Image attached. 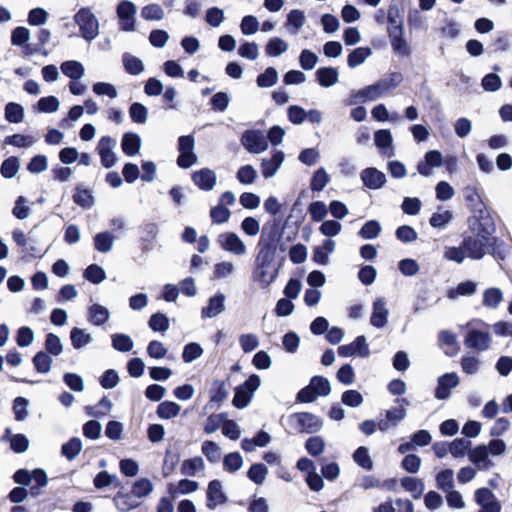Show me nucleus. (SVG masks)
<instances>
[{
	"label": "nucleus",
	"instance_id": "f257e3e1",
	"mask_svg": "<svg viewBox=\"0 0 512 512\" xmlns=\"http://www.w3.org/2000/svg\"><path fill=\"white\" fill-rule=\"evenodd\" d=\"M274 242L273 237L265 234V236L259 237L256 246L257 253L251 277L262 289H268L276 281L272 279L274 260L276 259Z\"/></svg>",
	"mask_w": 512,
	"mask_h": 512
},
{
	"label": "nucleus",
	"instance_id": "f03ea898",
	"mask_svg": "<svg viewBox=\"0 0 512 512\" xmlns=\"http://www.w3.org/2000/svg\"><path fill=\"white\" fill-rule=\"evenodd\" d=\"M13 481L22 486H30L28 489V495L33 498H37L41 495V489L46 487L48 484V476L44 469L35 468L28 470L20 468L16 470L12 476Z\"/></svg>",
	"mask_w": 512,
	"mask_h": 512
},
{
	"label": "nucleus",
	"instance_id": "7ed1b4c3",
	"mask_svg": "<svg viewBox=\"0 0 512 512\" xmlns=\"http://www.w3.org/2000/svg\"><path fill=\"white\" fill-rule=\"evenodd\" d=\"M289 425L301 434H315L323 427V420L310 412H296L288 417Z\"/></svg>",
	"mask_w": 512,
	"mask_h": 512
},
{
	"label": "nucleus",
	"instance_id": "20e7f679",
	"mask_svg": "<svg viewBox=\"0 0 512 512\" xmlns=\"http://www.w3.org/2000/svg\"><path fill=\"white\" fill-rule=\"evenodd\" d=\"M81 37L91 42L99 35V21L89 7H82L74 15Z\"/></svg>",
	"mask_w": 512,
	"mask_h": 512
},
{
	"label": "nucleus",
	"instance_id": "39448f33",
	"mask_svg": "<svg viewBox=\"0 0 512 512\" xmlns=\"http://www.w3.org/2000/svg\"><path fill=\"white\" fill-rule=\"evenodd\" d=\"M261 385V379L257 374H251L244 383L235 388L232 404L237 409L246 408L252 400L254 392Z\"/></svg>",
	"mask_w": 512,
	"mask_h": 512
},
{
	"label": "nucleus",
	"instance_id": "423d86ee",
	"mask_svg": "<svg viewBox=\"0 0 512 512\" xmlns=\"http://www.w3.org/2000/svg\"><path fill=\"white\" fill-rule=\"evenodd\" d=\"M475 238L481 243L484 249L495 260L503 261L509 254V248L506 243L494 234L486 235L484 232L474 231Z\"/></svg>",
	"mask_w": 512,
	"mask_h": 512
},
{
	"label": "nucleus",
	"instance_id": "0eeeda50",
	"mask_svg": "<svg viewBox=\"0 0 512 512\" xmlns=\"http://www.w3.org/2000/svg\"><path fill=\"white\" fill-rule=\"evenodd\" d=\"M195 139L194 136L182 135L178 138L177 165L182 169H188L197 163L198 157L194 153Z\"/></svg>",
	"mask_w": 512,
	"mask_h": 512
},
{
	"label": "nucleus",
	"instance_id": "6e6552de",
	"mask_svg": "<svg viewBox=\"0 0 512 512\" xmlns=\"http://www.w3.org/2000/svg\"><path fill=\"white\" fill-rule=\"evenodd\" d=\"M287 226V221L282 222L280 217H274L271 221H268L264 224L262 228V233L260 236L269 235L274 238V246H275V256L277 257V252L279 254H285L287 250V245L282 241L283 234L285 228Z\"/></svg>",
	"mask_w": 512,
	"mask_h": 512
},
{
	"label": "nucleus",
	"instance_id": "1a4fd4ad",
	"mask_svg": "<svg viewBox=\"0 0 512 512\" xmlns=\"http://www.w3.org/2000/svg\"><path fill=\"white\" fill-rule=\"evenodd\" d=\"M136 5L129 0H121L116 7V14L119 20V29L125 32L135 30Z\"/></svg>",
	"mask_w": 512,
	"mask_h": 512
},
{
	"label": "nucleus",
	"instance_id": "9d476101",
	"mask_svg": "<svg viewBox=\"0 0 512 512\" xmlns=\"http://www.w3.org/2000/svg\"><path fill=\"white\" fill-rule=\"evenodd\" d=\"M241 144L252 154H260L268 149V142L263 131L258 129H249L243 132Z\"/></svg>",
	"mask_w": 512,
	"mask_h": 512
},
{
	"label": "nucleus",
	"instance_id": "9b49d317",
	"mask_svg": "<svg viewBox=\"0 0 512 512\" xmlns=\"http://www.w3.org/2000/svg\"><path fill=\"white\" fill-rule=\"evenodd\" d=\"M468 221L472 231L484 232L486 235L496 232L495 220L487 207L481 210H475V213Z\"/></svg>",
	"mask_w": 512,
	"mask_h": 512
},
{
	"label": "nucleus",
	"instance_id": "f8f14e48",
	"mask_svg": "<svg viewBox=\"0 0 512 512\" xmlns=\"http://www.w3.org/2000/svg\"><path fill=\"white\" fill-rule=\"evenodd\" d=\"M337 352L341 357L358 356L360 358H367L370 355L369 345L364 335L357 336L350 344L339 346Z\"/></svg>",
	"mask_w": 512,
	"mask_h": 512
},
{
	"label": "nucleus",
	"instance_id": "ddd939ff",
	"mask_svg": "<svg viewBox=\"0 0 512 512\" xmlns=\"http://www.w3.org/2000/svg\"><path fill=\"white\" fill-rule=\"evenodd\" d=\"M460 383L459 376L455 372L445 373L438 377L434 397L438 400H447L451 396V390Z\"/></svg>",
	"mask_w": 512,
	"mask_h": 512
},
{
	"label": "nucleus",
	"instance_id": "4468645a",
	"mask_svg": "<svg viewBox=\"0 0 512 512\" xmlns=\"http://www.w3.org/2000/svg\"><path fill=\"white\" fill-rule=\"evenodd\" d=\"M115 140L110 136H103L98 143L97 151L100 156L101 165L104 168H111L117 162V156L113 152L115 146Z\"/></svg>",
	"mask_w": 512,
	"mask_h": 512
},
{
	"label": "nucleus",
	"instance_id": "2eb2a0df",
	"mask_svg": "<svg viewBox=\"0 0 512 512\" xmlns=\"http://www.w3.org/2000/svg\"><path fill=\"white\" fill-rule=\"evenodd\" d=\"M464 344L469 349L486 351L490 347L491 336L489 332L470 329L465 336Z\"/></svg>",
	"mask_w": 512,
	"mask_h": 512
},
{
	"label": "nucleus",
	"instance_id": "dca6fc26",
	"mask_svg": "<svg viewBox=\"0 0 512 512\" xmlns=\"http://www.w3.org/2000/svg\"><path fill=\"white\" fill-rule=\"evenodd\" d=\"M363 185L371 190L381 189L386 183V175L375 167H367L360 173Z\"/></svg>",
	"mask_w": 512,
	"mask_h": 512
},
{
	"label": "nucleus",
	"instance_id": "f3484780",
	"mask_svg": "<svg viewBox=\"0 0 512 512\" xmlns=\"http://www.w3.org/2000/svg\"><path fill=\"white\" fill-rule=\"evenodd\" d=\"M443 165V156L439 150H429L424 155V160L417 164V171L425 177L432 175L433 168Z\"/></svg>",
	"mask_w": 512,
	"mask_h": 512
},
{
	"label": "nucleus",
	"instance_id": "a211bd4d",
	"mask_svg": "<svg viewBox=\"0 0 512 512\" xmlns=\"http://www.w3.org/2000/svg\"><path fill=\"white\" fill-rule=\"evenodd\" d=\"M220 246L233 254L243 255L246 253V246L240 237L234 232H226L218 236Z\"/></svg>",
	"mask_w": 512,
	"mask_h": 512
},
{
	"label": "nucleus",
	"instance_id": "6ab92c4d",
	"mask_svg": "<svg viewBox=\"0 0 512 512\" xmlns=\"http://www.w3.org/2000/svg\"><path fill=\"white\" fill-rule=\"evenodd\" d=\"M206 495V506L209 510H214L218 505L225 504L228 501L227 496L222 490V483L218 479L209 482Z\"/></svg>",
	"mask_w": 512,
	"mask_h": 512
},
{
	"label": "nucleus",
	"instance_id": "aec40b11",
	"mask_svg": "<svg viewBox=\"0 0 512 512\" xmlns=\"http://www.w3.org/2000/svg\"><path fill=\"white\" fill-rule=\"evenodd\" d=\"M374 144L382 156L393 157L395 155L392 147L393 137L389 129H379L374 133Z\"/></svg>",
	"mask_w": 512,
	"mask_h": 512
},
{
	"label": "nucleus",
	"instance_id": "412c9836",
	"mask_svg": "<svg viewBox=\"0 0 512 512\" xmlns=\"http://www.w3.org/2000/svg\"><path fill=\"white\" fill-rule=\"evenodd\" d=\"M141 231L140 235V248L143 254H147L152 251V242L156 239L159 232V227L154 222L143 223L139 227Z\"/></svg>",
	"mask_w": 512,
	"mask_h": 512
},
{
	"label": "nucleus",
	"instance_id": "4be33fe9",
	"mask_svg": "<svg viewBox=\"0 0 512 512\" xmlns=\"http://www.w3.org/2000/svg\"><path fill=\"white\" fill-rule=\"evenodd\" d=\"M192 180L194 184L203 191H211L216 185V173L209 168H202L193 172Z\"/></svg>",
	"mask_w": 512,
	"mask_h": 512
},
{
	"label": "nucleus",
	"instance_id": "5701e85b",
	"mask_svg": "<svg viewBox=\"0 0 512 512\" xmlns=\"http://www.w3.org/2000/svg\"><path fill=\"white\" fill-rule=\"evenodd\" d=\"M225 295L222 292H217L214 296L208 299V303L201 310L202 318H214L224 312L225 310Z\"/></svg>",
	"mask_w": 512,
	"mask_h": 512
},
{
	"label": "nucleus",
	"instance_id": "b1692460",
	"mask_svg": "<svg viewBox=\"0 0 512 512\" xmlns=\"http://www.w3.org/2000/svg\"><path fill=\"white\" fill-rule=\"evenodd\" d=\"M389 311L383 298H377L373 302L370 324L375 328H383L387 324Z\"/></svg>",
	"mask_w": 512,
	"mask_h": 512
},
{
	"label": "nucleus",
	"instance_id": "393cba45",
	"mask_svg": "<svg viewBox=\"0 0 512 512\" xmlns=\"http://www.w3.org/2000/svg\"><path fill=\"white\" fill-rule=\"evenodd\" d=\"M285 159V154L281 150H274L270 159H262L261 172L264 178L273 177L281 167Z\"/></svg>",
	"mask_w": 512,
	"mask_h": 512
},
{
	"label": "nucleus",
	"instance_id": "a878e982",
	"mask_svg": "<svg viewBox=\"0 0 512 512\" xmlns=\"http://www.w3.org/2000/svg\"><path fill=\"white\" fill-rule=\"evenodd\" d=\"M72 198L74 203L84 210L91 209L95 204L93 191L89 188H86L82 183L75 187V192Z\"/></svg>",
	"mask_w": 512,
	"mask_h": 512
},
{
	"label": "nucleus",
	"instance_id": "bb28decb",
	"mask_svg": "<svg viewBox=\"0 0 512 512\" xmlns=\"http://www.w3.org/2000/svg\"><path fill=\"white\" fill-rule=\"evenodd\" d=\"M462 247L467 256L473 260L482 259L488 252L484 249L481 243L475 236H465L462 240Z\"/></svg>",
	"mask_w": 512,
	"mask_h": 512
},
{
	"label": "nucleus",
	"instance_id": "cd10ccee",
	"mask_svg": "<svg viewBox=\"0 0 512 512\" xmlns=\"http://www.w3.org/2000/svg\"><path fill=\"white\" fill-rule=\"evenodd\" d=\"M468 458L473 464L482 469H488L492 466V462L489 460V449L484 444L477 445L469 450Z\"/></svg>",
	"mask_w": 512,
	"mask_h": 512
},
{
	"label": "nucleus",
	"instance_id": "c85d7f7f",
	"mask_svg": "<svg viewBox=\"0 0 512 512\" xmlns=\"http://www.w3.org/2000/svg\"><path fill=\"white\" fill-rule=\"evenodd\" d=\"M121 149L127 156H134L141 149V137L135 132H125L121 139Z\"/></svg>",
	"mask_w": 512,
	"mask_h": 512
},
{
	"label": "nucleus",
	"instance_id": "c756f323",
	"mask_svg": "<svg viewBox=\"0 0 512 512\" xmlns=\"http://www.w3.org/2000/svg\"><path fill=\"white\" fill-rule=\"evenodd\" d=\"M315 77L321 87L328 88L338 82L339 72L335 67H320L316 70Z\"/></svg>",
	"mask_w": 512,
	"mask_h": 512
},
{
	"label": "nucleus",
	"instance_id": "7c9ffc66",
	"mask_svg": "<svg viewBox=\"0 0 512 512\" xmlns=\"http://www.w3.org/2000/svg\"><path fill=\"white\" fill-rule=\"evenodd\" d=\"M132 493L118 491L113 497L115 507L120 512H128L130 510L138 508L141 503L134 500Z\"/></svg>",
	"mask_w": 512,
	"mask_h": 512
},
{
	"label": "nucleus",
	"instance_id": "2f4dec72",
	"mask_svg": "<svg viewBox=\"0 0 512 512\" xmlns=\"http://www.w3.org/2000/svg\"><path fill=\"white\" fill-rule=\"evenodd\" d=\"M109 318V310L101 304L95 303L88 308V321L95 326L104 325Z\"/></svg>",
	"mask_w": 512,
	"mask_h": 512
},
{
	"label": "nucleus",
	"instance_id": "473e14b6",
	"mask_svg": "<svg viewBox=\"0 0 512 512\" xmlns=\"http://www.w3.org/2000/svg\"><path fill=\"white\" fill-rule=\"evenodd\" d=\"M60 68L62 73L72 80H79L85 74V68L83 64L77 60L64 61L62 62Z\"/></svg>",
	"mask_w": 512,
	"mask_h": 512
},
{
	"label": "nucleus",
	"instance_id": "72a5a7b5",
	"mask_svg": "<svg viewBox=\"0 0 512 512\" xmlns=\"http://www.w3.org/2000/svg\"><path fill=\"white\" fill-rule=\"evenodd\" d=\"M511 47L509 34L506 31H498L492 37V42L488 46L490 53L507 52Z\"/></svg>",
	"mask_w": 512,
	"mask_h": 512
},
{
	"label": "nucleus",
	"instance_id": "f704fd0d",
	"mask_svg": "<svg viewBox=\"0 0 512 512\" xmlns=\"http://www.w3.org/2000/svg\"><path fill=\"white\" fill-rule=\"evenodd\" d=\"M24 107L17 102H8L4 108V118L12 124L21 123L24 119Z\"/></svg>",
	"mask_w": 512,
	"mask_h": 512
},
{
	"label": "nucleus",
	"instance_id": "c9c22d12",
	"mask_svg": "<svg viewBox=\"0 0 512 512\" xmlns=\"http://www.w3.org/2000/svg\"><path fill=\"white\" fill-rule=\"evenodd\" d=\"M371 55L372 49L370 47H357L349 53L347 57V65L349 68H356L357 66L363 64Z\"/></svg>",
	"mask_w": 512,
	"mask_h": 512
},
{
	"label": "nucleus",
	"instance_id": "e433bc0d",
	"mask_svg": "<svg viewBox=\"0 0 512 512\" xmlns=\"http://www.w3.org/2000/svg\"><path fill=\"white\" fill-rule=\"evenodd\" d=\"M70 340L74 349L80 350L90 344L93 338L90 333L79 327H73L70 331Z\"/></svg>",
	"mask_w": 512,
	"mask_h": 512
},
{
	"label": "nucleus",
	"instance_id": "4c0bfd02",
	"mask_svg": "<svg viewBox=\"0 0 512 512\" xmlns=\"http://www.w3.org/2000/svg\"><path fill=\"white\" fill-rule=\"evenodd\" d=\"M464 198L468 204V207L472 211V213H475V210H481L483 208H486V205L482 201L480 195L478 194V190L476 187L473 186H466L463 190Z\"/></svg>",
	"mask_w": 512,
	"mask_h": 512
},
{
	"label": "nucleus",
	"instance_id": "58836bf2",
	"mask_svg": "<svg viewBox=\"0 0 512 512\" xmlns=\"http://www.w3.org/2000/svg\"><path fill=\"white\" fill-rule=\"evenodd\" d=\"M181 411V406L173 401H163L157 406L156 414L160 419L169 420L176 417Z\"/></svg>",
	"mask_w": 512,
	"mask_h": 512
},
{
	"label": "nucleus",
	"instance_id": "ea45409f",
	"mask_svg": "<svg viewBox=\"0 0 512 512\" xmlns=\"http://www.w3.org/2000/svg\"><path fill=\"white\" fill-rule=\"evenodd\" d=\"M122 63L125 71L130 75H139L144 71L143 61L129 53L122 55Z\"/></svg>",
	"mask_w": 512,
	"mask_h": 512
},
{
	"label": "nucleus",
	"instance_id": "a19ab883",
	"mask_svg": "<svg viewBox=\"0 0 512 512\" xmlns=\"http://www.w3.org/2000/svg\"><path fill=\"white\" fill-rule=\"evenodd\" d=\"M60 107L59 99L56 96L41 97L33 109L39 113H54Z\"/></svg>",
	"mask_w": 512,
	"mask_h": 512
},
{
	"label": "nucleus",
	"instance_id": "79ce46f5",
	"mask_svg": "<svg viewBox=\"0 0 512 512\" xmlns=\"http://www.w3.org/2000/svg\"><path fill=\"white\" fill-rule=\"evenodd\" d=\"M82 450V441L78 437H72L61 446V454L67 460H74Z\"/></svg>",
	"mask_w": 512,
	"mask_h": 512
},
{
	"label": "nucleus",
	"instance_id": "37998d69",
	"mask_svg": "<svg viewBox=\"0 0 512 512\" xmlns=\"http://www.w3.org/2000/svg\"><path fill=\"white\" fill-rule=\"evenodd\" d=\"M353 461L362 469L371 471L373 469V461L369 454V450L365 446H359L352 455Z\"/></svg>",
	"mask_w": 512,
	"mask_h": 512
},
{
	"label": "nucleus",
	"instance_id": "c03bdc74",
	"mask_svg": "<svg viewBox=\"0 0 512 512\" xmlns=\"http://www.w3.org/2000/svg\"><path fill=\"white\" fill-rule=\"evenodd\" d=\"M402 487L412 493L413 498L418 499L421 497L424 491V483L419 478L405 476L401 479Z\"/></svg>",
	"mask_w": 512,
	"mask_h": 512
},
{
	"label": "nucleus",
	"instance_id": "a18cd8bd",
	"mask_svg": "<svg viewBox=\"0 0 512 512\" xmlns=\"http://www.w3.org/2000/svg\"><path fill=\"white\" fill-rule=\"evenodd\" d=\"M279 74L276 68L267 67L264 72L260 73L256 78L257 86L260 88H269L278 82Z\"/></svg>",
	"mask_w": 512,
	"mask_h": 512
},
{
	"label": "nucleus",
	"instance_id": "49530a36",
	"mask_svg": "<svg viewBox=\"0 0 512 512\" xmlns=\"http://www.w3.org/2000/svg\"><path fill=\"white\" fill-rule=\"evenodd\" d=\"M114 243V236L109 231L97 233L94 236V247L101 253L109 252Z\"/></svg>",
	"mask_w": 512,
	"mask_h": 512
},
{
	"label": "nucleus",
	"instance_id": "de8ad7c7",
	"mask_svg": "<svg viewBox=\"0 0 512 512\" xmlns=\"http://www.w3.org/2000/svg\"><path fill=\"white\" fill-rule=\"evenodd\" d=\"M35 370L38 373L46 374L51 370L52 357L44 351H38L32 358Z\"/></svg>",
	"mask_w": 512,
	"mask_h": 512
},
{
	"label": "nucleus",
	"instance_id": "09e8293b",
	"mask_svg": "<svg viewBox=\"0 0 512 512\" xmlns=\"http://www.w3.org/2000/svg\"><path fill=\"white\" fill-rule=\"evenodd\" d=\"M436 486L443 492H448L454 488V472L452 469H444L436 475Z\"/></svg>",
	"mask_w": 512,
	"mask_h": 512
},
{
	"label": "nucleus",
	"instance_id": "8fccbe9b",
	"mask_svg": "<svg viewBox=\"0 0 512 512\" xmlns=\"http://www.w3.org/2000/svg\"><path fill=\"white\" fill-rule=\"evenodd\" d=\"M268 475V468L263 463H254L247 471V477L256 485H262Z\"/></svg>",
	"mask_w": 512,
	"mask_h": 512
},
{
	"label": "nucleus",
	"instance_id": "3c124183",
	"mask_svg": "<svg viewBox=\"0 0 512 512\" xmlns=\"http://www.w3.org/2000/svg\"><path fill=\"white\" fill-rule=\"evenodd\" d=\"M201 451L210 463L216 464L220 461L221 448L216 442L211 440L204 441Z\"/></svg>",
	"mask_w": 512,
	"mask_h": 512
},
{
	"label": "nucleus",
	"instance_id": "603ef678",
	"mask_svg": "<svg viewBox=\"0 0 512 512\" xmlns=\"http://www.w3.org/2000/svg\"><path fill=\"white\" fill-rule=\"evenodd\" d=\"M153 491V484L150 479L142 477L136 480L131 487V493L136 498H143Z\"/></svg>",
	"mask_w": 512,
	"mask_h": 512
},
{
	"label": "nucleus",
	"instance_id": "864d4df0",
	"mask_svg": "<svg viewBox=\"0 0 512 512\" xmlns=\"http://www.w3.org/2000/svg\"><path fill=\"white\" fill-rule=\"evenodd\" d=\"M382 227L379 221L377 220H368L363 224L360 228L358 235L362 239L371 240L375 239L381 233Z\"/></svg>",
	"mask_w": 512,
	"mask_h": 512
},
{
	"label": "nucleus",
	"instance_id": "5fc2aeb1",
	"mask_svg": "<svg viewBox=\"0 0 512 512\" xmlns=\"http://www.w3.org/2000/svg\"><path fill=\"white\" fill-rule=\"evenodd\" d=\"M83 277L92 284H100L106 279V272L98 264H90L83 272Z\"/></svg>",
	"mask_w": 512,
	"mask_h": 512
},
{
	"label": "nucleus",
	"instance_id": "6e6d98bb",
	"mask_svg": "<svg viewBox=\"0 0 512 512\" xmlns=\"http://www.w3.org/2000/svg\"><path fill=\"white\" fill-rule=\"evenodd\" d=\"M309 385L315 391V395L318 396H328L331 393V385L329 380L324 376H313L310 380Z\"/></svg>",
	"mask_w": 512,
	"mask_h": 512
},
{
	"label": "nucleus",
	"instance_id": "4d7b16f0",
	"mask_svg": "<svg viewBox=\"0 0 512 512\" xmlns=\"http://www.w3.org/2000/svg\"><path fill=\"white\" fill-rule=\"evenodd\" d=\"M477 290V284L471 280L461 282L455 289H450L447 293L449 299H455L458 295L460 296H471Z\"/></svg>",
	"mask_w": 512,
	"mask_h": 512
},
{
	"label": "nucleus",
	"instance_id": "13d9d810",
	"mask_svg": "<svg viewBox=\"0 0 512 512\" xmlns=\"http://www.w3.org/2000/svg\"><path fill=\"white\" fill-rule=\"evenodd\" d=\"M112 347L119 352H129L132 350L134 343L132 338L124 333H115L111 336Z\"/></svg>",
	"mask_w": 512,
	"mask_h": 512
},
{
	"label": "nucleus",
	"instance_id": "bf43d9fd",
	"mask_svg": "<svg viewBox=\"0 0 512 512\" xmlns=\"http://www.w3.org/2000/svg\"><path fill=\"white\" fill-rule=\"evenodd\" d=\"M210 394V402L221 403L223 402L227 396L228 391L226 388V383L223 380L216 379L212 382L211 388L209 390Z\"/></svg>",
	"mask_w": 512,
	"mask_h": 512
},
{
	"label": "nucleus",
	"instance_id": "052dcab7",
	"mask_svg": "<svg viewBox=\"0 0 512 512\" xmlns=\"http://www.w3.org/2000/svg\"><path fill=\"white\" fill-rule=\"evenodd\" d=\"M288 49V44L280 37H272L266 44L265 51L270 57H278L285 53Z\"/></svg>",
	"mask_w": 512,
	"mask_h": 512
},
{
	"label": "nucleus",
	"instance_id": "680f3d73",
	"mask_svg": "<svg viewBox=\"0 0 512 512\" xmlns=\"http://www.w3.org/2000/svg\"><path fill=\"white\" fill-rule=\"evenodd\" d=\"M329 181L330 178L325 168L320 167L313 173L311 177L310 188L314 192H320L326 187Z\"/></svg>",
	"mask_w": 512,
	"mask_h": 512
},
{
	"label": "nucleus",
	"instance_id": "e2e57ef3",
	"mask_svg": "<svg viewBox=\"0 0 512 512\" xmlns=\"http://www.w3.org/2000/svg\"><path fill=\"white\" fill-rule=\"evenodd\" d=\"M149 328L154 332H165L169 329V318L165 313L156 312L148 321Z\"/></svg>",
	"mask_w": 512,
	"mask_h": 512
},
{
	"label": "nucleus",
	"instance_id": "0e129e2a",
	"mask_svg": "<svg viewBox=\"0 0 512 512\" xmlns=\"http://www.w3.org/2000/svg\"><path fill=\"white\" fill-rule=\"evenodd\" d=\"M44 347V352L50 356H59L63 352V345L59 336L52 332L46 334Z\"/></svg>",
	"mask_w": 512,
	"mask_h": 512
},
{
	"label": "nucleus",
	"instance_id": "69168bd1",
	"mask_svg": "<svg viewBox=\"0 0 512 512\" xmlns=\"http://www.w3.org/2000/svg\"><path fill=\"white\" fill-rule=\"evenodd\" d=\"M243 466V458L239 452H230L223 458V468L229 473H235Z\"/></svg>",
	"mask_w": 512,
	"mask_h": 512
},
{
	"label": "nucleus",
	"instance_id": "338daca9",
	"mask_svg": "<svg viewBox=\"0 0 512 512\" xmlns=\"http://www.w3.org/2000/svg\"><path fill=\"white\" fill-rule=\"evenodd\" d=\"M19 167V159L16 156H10L2 162L0 173L4 178L11 179L17 174Z\"/></svg>",
	"mask_w": 512,
	"mask_h": 512
},
{
	"label": "nucleus",
	"instance_id": "774afa93",
	"mask_svg": "<svg viewBox=\"0 0 512 512\" xmlns=\"http://www.w3.org/2000/svg\"><path fill=\"white\" fill-rule=\"evenodd\" d=\"M129 116L134 123L144 124L148 118V109L140 102H133L129 107Z\"/></svg>",
	"mask_w": 512,
	"mask_h": 512
}]
</instances>
